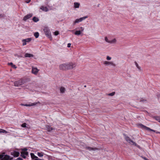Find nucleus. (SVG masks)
Segmentation results:
<instances>
[{"label": "nucleus", "instance_id": "obj_1", "mask_svg": "<svg viewBox=\"0 0 160 160\" xmlns=\"http://www.w3.org/2000/svg\"><path fill=\"white\" fill-rule=\"evenodd\" d=\"M125 137L124 138L125 140L128 142V143L130 144L131 145H134L135 146H137V144L133 142L132 140L130 138L128 137V136H127L126 135L124 134Z\"/></svg>", "mask_w": 160, "mask_h": 160}, {"label": "nucleus", "instance_id": "obj_2", "mask_svg": "<svg viewBox=\"0 0 160 160\" xmlns=\"http://www.w3.org/2000/svg\"><path fill=\"white\" fill-rule=\"evenodd\" d=\"M43 31L45 34V35L47 36V37L49 38L50 40H51L52 39V38L49 29L47 28H45L43 29Z\"/></svg>", "mask_w": 160, "mask_h": 160}, {"label": "nucleus", "instance_id": "obj_3", "mask_svg": "<svg viewBox=\"0 0 160 160\" xmlns=\"http://www.w3.org/2000/svg\"><path fill=\"white\" fill-rule=\"evenodd\" d=\"M76 30L79 29V30L76 31L75 32L74 34L75 35H79L81 34V32H82L84 30V28L82 27L77 28H75Z\"/></svg>", "mask_w": 160, "mask_h": 160}, {"label": "nucleus", "instance_id": "obj_4", "mask_svg": "<svg viewBox=\"0 0 160 160\" xmlns=\"http://www.w3.org/2000/svg\"><path fill=\"white\" fill-rule=\"evenodd\" d=\"M24 82L22 80H20L14 82V86L16 87H18L21 85L23 84Z\"/></svg>", "mask_w": 160, "mask_h": 160}, {"label": "nucleus", "instance_id": "obj_5", "mask_svg": "<svg viewBox=\"0 0 160 160\" xmlns=\"http://www.w3.org/2000/svg\"><path fill=\"white\" fill-rule=\"evenodd\" d=\"M66 64L67 69H72L76 66L75 64L72 63H67Z\"/></svg>", "mask_w": 160, "mask_h": 160}, {"label": "nucleus", "instance_id": "obj_6", "mask_svg": "<svg viewBox=\"0 0 160 160\" xmlns=\"http://www.w3.org/2000/svg\"><path fill=\"white\" fill-rule=\"evenodd\" d=\"M88 17L87 16H85L84 17L80 18L79 19H77L76 20L74 23V24H75L76 23H78L81 22L82 20H84L85 19L88 18Z\"/></svg>", "mask_w": 160, "mask_h": 160}, {"label": "nucleus", "instance_id": "obj_7", "mask_svg": "<svg viewBox=\"0 0 160 160\" xmlns=\"http://www.w3.org/2000/svg\"><path fill=\"white\" fill-rule=\"evenodd\" d=\"M104 64L105 65H110L113 67L116 66V64L112 62L105 61L104 62Z\"/></svg>", "mask_w": 160, "mask_h": 160}, {"label": "nucleus", "instance_id": "obj_8", "mask_svg": "<svg viewBox=\"0 0 160 160\" xmlns=\"http://www.w3.org/2000/svg\"><path fill=\"white\" fill-rule=\"evenodd\" d=\"M39 71V70L36 68L32 67V72L33 74L35 75H37Z\"/></svg>", "mask_w": 160, "mask_h": 160}, {"label": "nucleus", "instance_id": "obj_9", "mask_svg": "<svg viewBox=\"0 0 160 160\" xmlns=\"http://www.w3.org/2000/svg\"><path fill=\"white\" fill-rule=\"evenodd\" d=\"M31 38H29L26 39H23L22 40L23 42L22 45L24 46L27 44V42H29L31 41Z\"/></svg>", "mask_w": 160, "mask_h": 160}, {"label": "nucleus", "instance_id": "obj_10", "mask_svg": "<svg viewBox=\"0 0 160 160\" xmlns=\"http://www.w3.org/2000/svg\"><path fill=\"white\" fill-rule=\"evenodd\" d=\"M32 16V14H28L24 17L23 20L24 21H26L27 20L31 18Z\"/></svg>", "mask_w": 160, "mask_h": 160}, {"label": "nucleus", "instance_id": "obj_11", "mask_svg": "<svg viewBox=\"0 0 160 160\" xmlns=\"http://www.w3.org/2000/svg\"><path fill=\"white\" fill-rule=\"evenodd\" d=\"M30 155L31 158L32 159H34V160H39L40 159L37 156H35L33 153H31Z\"/></svg>", "mask_w": 160, "mask_h": 160}, {"label": "nucleus", "instance_id": "obj_12", "mask_svg": "<svg viewBox=\"0 0 160 160\" xmlns=\"http://www.w3.org/2000/svg\"><path fill=\"white\" fill-rule=\"evenodd\" d=\"M59 68L61 70L67 69L66 64H62L59 66Z\"/></svg>", "mask_w": 160, "mask_h": 160}, {"label": "nucleus", "instance_id": "obj_13", "mask_svg": "<svg viewBox=\"0 0 160 160\" xmlns=\"http://www.w3.org/2000/svg\"><path fill=\"white\" fill-rule=\"evenodd\" d=\"M10 158V157L9 155H4L2 160H9V159L11 160L12 159V158Z\"/></svg>", "mask_w": 160, "mask_h": 160}, {"label": "nucleus", "instance_id": "obj_14", "mask_svg": "<svg viewBox=\"0 0 160 160\" xmlns=\"http://www.w3.org/2000/svg\"><path fill=\"white\" fill-rule=\"evenodd\" d=\"M86 149L87 150H88L89 151L93 150L96 151L98 150V149L97 148H93L89 147H86Z\"/></svg>", "mask_w": 160, "mask_h": 160}, {"label": "nucleus", "instance_id": "obj_15", "mask_svg": "<svg viewBox=\"0 0 160 160\" xmlns=\"http://www.w3.org/2000/svg\"><path fill=\"white\" fill-rule=\"evenodd\" d=\"M37 102H34V103H31V104H21V105L22 106H27V107H30V106L35 105H36L37 104Z\"/></svg>", "mask_w": 160, "mask_h": 160}, {"label": "nucleus", "instance_id": "obj_16", "mask_svg": "<svg viewBox=\"0 0 160 160\" xmlns=\"http://www.w3.org/2000/svg\"><path fill=\"white\" fill-rule=\"evenodd\" d=\"M25 57H28V58H30V57H33V55L31 54H30L28 53H26L24 56Z\"/></svg>", "mask_w": 160, "mask_h": 160}, {"label": "nucleus", "instance_id": "obj_17", "mask_svg": "<svg viewBox=\"0 0 160 160\" xmlns=\"http://www.w3.org/2000/svg\"><path fill=\"white\" fill-rule=\"evenodd\" d=\"M40 9L43 11L45 12H47L48 11V9L47 8V7H44L43 6H42L40 8Z\"/></svg>", "mask_w": 160, "mask_h": 160}, {"label": "nucleus", "instance_id": "obj_18", "mask_svg": "<svg viewBox=\"0 0 160 160\" xmlns=\"http://www.w3.org/2000/svg\"><path fill=\"white\" fill-rule=\"evenodd\" d=\"M47 130L49 132H50L52 130V128L51 126L47 125L46 126Z\"/></svg>", "mask_w": 160, "mask_h": 160}, {"label": "nucleus", "instance_id": "obj_19", "mask_svg": "<svg viewBox=\"0 0 160 160\" xmlns=\"http://www.w3.org/2000/svg\"><path fill=\"white\" fill-rule=\"evenodd\" d=\"M116 42V39H113L111 40H109V43L110 44L115 43Z\"/></svg>", "mask_w": 160, "mask_h": 160}, {"label": "nucleus", "instance_id": "obj_20", "mask_svg": "<svg viewBox=\"0 0 160 160\" xmlns=\"http://www.w3.org/2000/svg\"><path fill=\"white\" fill-rule=\"evenodd\" d=\"M141 126L142 127V128H145L147 130H148V131H151V129L150 128H148V127H147L145 126H144L143 125L141 124Z\"/></svg>", "mask_w": 160, "mask_h": 160}, {"label": "nucleus", "instance_id": "obj_21", "mask_svg": "<svg viewBox=\"0 0 160 160\" xmlns=\"http://www.w3.org/2000/svg\"><path fill=\"white\" fill-rule=\"evenodd\" d=\"M65 88L63 87H61L60 88V91L61 93H64L65 91Z\"/></svg>", "mask_w": 160, "mask_h": 160}, {"label": "nucleus", "instance_id": "obj_22", "mask_svg": "<svg viewBox=\"0 0 160 160\" xmlns=\"http://www.w3.org/2000/svg\"><path fill=\"white\" fill-rule=\"evenodd\" d=\"M19 152H14V156L15 157H18L19 156Z\"/></svg>", "mask_w": 160, "mask_h": 160}, {"label": "nucleus", "instance_id": "obj_23", "mask_svg": "<svg viewBox=\"0 0 160 160\" xmlns=\"http://www.w3.org/2000/svg\"><path fill=\"white\" fill-rule=\"evenodd\" d=\"M32 20L35 22H37L39 20L38 18H36L35 17H33L32 18Z\"/></svg>", "mask_w": 160, "mask_h": 160}, {"label": "nucleus", "instance_id": "obj_24", "mask_svg": "<svg viewBox=\"0 0 160 160\" xmlns=\"http://www.w3.org/2000/svg\"><path fill=\"white\" fill-rule=\"evenodd\" d=\"M79 4L78 2H75L74 3V6L75 8H78L79 7Z\"/></svg>", "mask_w": 160, "mask_h": 160}, {"label": "nucleus", "instance_id": "obj_25", "mask_svg": "<svg viewBox=\"0 0 160 160\" xmlns=\"http://www.w3.org/2000/svg\"><path fill=\"white\" fill-rule=\"evenodd\" d=\"M34 35L36 38H37L39 37V33L38 32H35L34 33Z\"/></svg>", "mask_w": 160, "mask_h": 160}, {"label": "nucleus", "instance_id": "obj_26", "mask_svg": "<svg viewBox=\"0 0 160 160\" xmlns=\"http://www.w3.org/2000/svg\"><path fill=\"white\" fill-rule=\"evenodd\" d=\"M8 133V132L2 129H0V133Z\"/></svg>", "mask_w": 160, "mask_h": 160}, {"label": "nucleus", "instance_id": "obj_27", "mask_svg": "<svg viewBox=\"0 0 160 160\" xmlns=\"http://www.w3.org/2000/svg\"><path fill=\"white\" fill-rule=\"evenodd\" d=\"M135 65L136 66V67H137V68L140 70H141V67L139 66L138 64V63L136 62H135Z\"/></svg>", "mask_w": 160, "mask_h": 160}, {"label": "nucleus", "instance_id": "obj_28", "mask_svg": "<svg viewBox=\"0 0 160 160\" xmlns=\"http://www.w3.org/2000/svg\"><path fill=\"white\" fill-rule=\"evenodd\" d=\"M38 155L39 157H42L43 156V153L42 152H38Z\"/></svg>", "mask_w": 160, "mask_h": 160}, {"label": "nucleus", "instance_id": "obj_29", "mask_svg": "<svg viewBox=\"0 0 160 160\" xmlns=\"http://www.w3.org/2000/svg\"><path fill=\"white\" fill-rule=\"evenodd\" d=\"M155 119L160 122V118L159 117H155Z\"/></svg>", "mask_w": 160, "mask_h": 160}, {"label": "nucleus", "instance_id": "obj_30", "mask_svg": "<svg viewBox=\"0 0 160 160\" xmlns=\"http://www.w3.org/2000/svg\"><path fill=\"white\" fill-rule=\"evenodd\" d=\"M115 94V92H113L111 93H110L108 94V95L110 96H113Z\"/></svg>", "mask_w": 160, "mask_h": 160}, {"label": "nucleus", "instance_id": "obj_31", "mask_svg": "<svg viewBox=\"0 0 160 160\" xmlns=\"http://www.w3.org/2000/svg\"><path fill=\"white\" fill-rule=\"evenodd\" d=\"M27 124L26 123H24L22 124L21 126L22 127L26 128V127Z\"/></svg>", "mask_w": 160, "mask_h": 160}, {"label": "nucleus", "instance_id": "obj_32", "mask_svg": "<svg viewBox=\"0 0 160 160\" xmlns=\"http://www.w3.org/2000/svg\"><path fill=\"white\" fill-rule=\"evenodd\" d=\"M105 41L107 42L108 43H109V40L107 38V37H105Z\"/></svg>", "mask_w": 160, "mask_h": 160}, {"label": "nucleus", "instance_id": "obj_33", "mask_svg": "<svg viewBox=\"0 0 160 160\" xmlns=\"http://www.w3.org/2000/svg\"><path fill=\"white\" fill-rule=\"evenodd\" d=\"M23 152H22L21 153V156L22 158H26V157L23 154Z\"/></svg>", "mask_w": 160, "mask_h": 160}, {"label": "nucleus", "instance_id": "obj_34", "mask_svg": "<svg viewBox=\"0 0 160 160\" xmlns=\"http://www.w3.org/2000/svg\"><path fill=\"white\" fill-rule=\"evenodd\" d=\"M146 100L143 99H141L140 100V101L141 102H145L146 101Z\"/></svg>", "mask_w": 160, "mask_h": 160}, {"label": "nucleus", "instance_id": "obj_35", "mask_svg": "<svg viewBox=\"0 0 160 160\" xmlns=\"http://www.w3.org/2000/svg\"><path fill=\"white\" fill-rule=\"evenodd\" d=\"M59 34V32L58 31H55L54 32V34L55 35L57 36Z\"/></svg>", "mask_w": 160, "mask_h": 160}, {"label": "nucleus", "instance_id": "obj_36", "mask_svg": "<svg viewBox=\"0 0 160 160\" xmlns=\"http://www.w3.org/2000/svg\"><path fill=\"white\" fill-rule=\"evenodd\" d=\"M3 157H4V155L0 154V159H1V160H2V159L3 158Z\"/></svg>", "mask_w": 160, "mask_h": 160}, {"label": "nucleus", "instance_id": "obj_37", "mask_svg": "<svg viewBox=\"0 0 160 160\" xmlns=\"http://www.w3.org/2000/svg\"><path fill=\"white\" fill-rule=\"evenodd\" d=\"M108 60H110L111 59V57H110L109 56H107V58H106Z\"/></svg>", "mask_w": 160, "mask_h": 160}, {"label": "nucleus", "instance_id": "obj_38", "mask_svg": "<svg viewBox=\"0 0 160 160\" xmlns=\"http://www.w3.org/2000/svg\"><path fill=\"white\" fill-rule=\"evenodd\" d=\"M12 67V68H17V67L15 65L13 64Z\"/></svg>", "mask_w": 160, "mask_h": 160}, {"label": "nucleus", "instance_id": "obj_39", "mask_svg": "<svg viewBox=\"0 0 160 160\" xmlns=\"http://www.w3.org/2000/svg\"><path fill=\"white\" fill-rule=\"evenodd\" d=\"M31 1V0H28L25 1L26 3H29Z\"/></svg>", "mask_w": 160, "mask_h": 160}, {"label": "nucleus", "instance_id": "obj_40", "mask_svg": "<svg viewBox=\"0 0 160 160\" xmlns=\"http://www.w3.org/2000/svg\"><path fill=\"white\" fill-rule=\"evenodd\" d=\"M71 44L70 43H69L68 44V47L69 48L71 46Z\"/></svg>", "mask_w": 160, "mask_h": 160}, {"label": "nucleus", "instance_id": "obj_41", "mask_svg": "<svg viewBox=\"0 0 160 160\" xmlns=\"http://www.w3.org/2000/svg\"><path fill=\"white\" fill-rule=\"evenodd\" d=\"M24 154H25L26 155H27L28 154V152H24L23 153Z\"/></svg>", "mask_w": 160, "mask_h": 160}, {"label": "nucleus", "instance_id": "obj_42", "mask_svg": "<svg viewBox=\"0 0 160 160\" xmlns=\"http://www.w3.org/2000/svg\"><path fill=\"white\" fill-rule=\"evenodd\" d=\"M8 65H11V66H12V65L13 64V63H12V62H10V63H8Z\"/></svg>", "mask_w": 160, "mask_h": 160}, {"label": "nucleus", "instance_id": "obj_43", "mask_svg": "<svg viewBox=\"0 0 160 160\" xmlns=\"http://www.w3.org/2000/svg\"><path fill=\"white\" fill-rule=\"evenodd\" d=\"M27 149L26 148H23L22 150L23 151H27Z\"/></svg>", "mask_w": 160, "mask_h": 160}, {"label": "nucleus", "instance_id": "obj_44", "mask_svg": "<svg viewBox=\"0 0 160 160\" xmlns=\"http://www.w3.org/2000/svg\"><path fill=\"white\" fill-rule=\"evenodd\" d=\"M18 160H22V158H18Z\"/></svg>", "mask_w": 160, "mask_h": 160}, {"label": "nucleus", "instance_id": "obj_45", "mask_svg": "<svg viewBox=\"0 0 160 160\" xmlns=\"http://www.w3.org/2000/svg\"><path fill=\"white\" fill-rule=\"evenodd\" d=\"M158 98H160V94H159L157 96Z\"/></svg>", "mask_w": 160, "mask_h": 160}, {"label": "nucleus", "instance_id": "obj_46", "mask_svg": "<svg viewBox=\"0 0 160 160\" xmlns=\"http://www.w3.org/2000/svg\"><path fill=\"white\" fill-rule=\"evenodd\" d=\"M151 131H152V132H155V131L154 130H153V129H151Z\"/></svg>", "mask_w": 160, "mask_h": 160}, {"label": "nucleus", "instance_id": "obj_47", "mask_svg": "<svg viewBox=\"0 0 160 160\" xmlns=\"http://www.w3.org/2000/svg\"><path fill=\"white\" fill-rule=\"evenodd\" d=\"M3 17V15H2V14H0V18L2 17Z\"/></svg>", "mask_w": 160, "mask_h": 160}, {"label": "nucleus", "instance_id": "obj_48", "mask_svg": "<svg viewBox=\"0 0 160 160\" xmlns=\"http://www.w3.org/2000/svg\"><path fill=\"white\" fill-rule=\"evenodd\" d=\"M138 148H140V146H139V145H138L137 144V146H136Z\"/></svg>", "mask_w": 160, "mask_h": 160}, {"label": "nucleus", "instance_id": "obj_49", "mask_svg": "<svg viewBox=\"0 0 160 160\" xmlns=\"http://www.w3.org/2000/svg\"><path fill=\"white\" fill-rule=\"evenodd\" d=\"M156 133H160V132H157Z\"/></svg>", "mask_w": 160, "mask_h": 160}, {"label": "nucleus", "instance_id": "obj_50", "mask_svg": "<svg viewBox=\"0 0 160 160\" xmlns=\"http://www.w3.org/2000/svg\"><path fill=\"white\" fill-rule=\"evenodd\" d=\"M70 31L72 32H73V30H72V31Z\"/></svg>", "mask_w": 160, "mask_h": 160}]
</instances>
